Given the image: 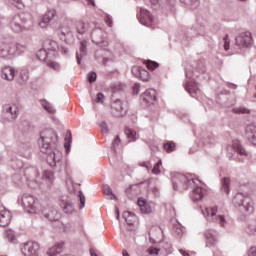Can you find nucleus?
Wrapping results in <instances>:
<instances>
[{
	"label": "nucleus",
	"instance_id": "obj_1",
	"mask_svg": "<svg viewBox=\"0 0 256 256\" xmlns=\"http://www.w3.org/2000/svg\"><path fill=\"white\" fill-rule=\"evenodd\" d=\"M22 203L24 206V209L28 213H43L44 217L46 219H49V221H58L60 215L57 210H55L53 207L43 206V204L39 203L35 197L31 195H25L22 197Z\"/></svg>",
	"mask_w": 256,
	"mask_h": 256
},
{
	"label": "nucleus",
	"instance_id": "obj_2",
	"mask_svg": "<svg viewBox=\"0 0 256 256\" xmlns=\"http://www.w3.org/2000/svg\"><path fill=\"white\" fill-rule=\"evenodd\" d=\"M199 179L193 177V175L185 176L183 174L174 173L172 176V185L174 191H187L189 187L197 185Z\"/></svg>",
	"mask_w": 256,
	"mask_h": 256
},
{
	"label": "nucleus",
	"instance_id": "obj_3",
	"mask_svg": "<svg viewBox=\"0 0 256 256\" xmlns=\"http://www.w3.org/2000/svg\"><path fill=\"white\" fill-rule=\"evenodd\" d=\"M38 144L40 145V151L42 153H47L51 147H55L57 144V134L51 129L43 130L40 132Z\"/></svg>",
	"mask_w": 256,
	"mask_h": 256
},
{
	"label": "nucleus",
	"instance_id": "obj_4",
	"mask_svg": "<svg viewBox=\"0 0 256 256\" xmlns=\"http://www.w3.org/2000/svg\"><path fill=\"white\" fill-rule=\"evenodd\" d=\"M202 214L211 223H218L221 227L225 225V217L223 215H217V207H207L202 210Z\"/></svg>",
	"mask_w": 256,
	"mask_h": 256
},
{
	"label": "nucleus",
	"instance_id": "obj_5",
	"mask_svg": "<svg viewBox=\"0 0 256 256\" xmlns=\"http://www.w3.org/2000/svg\"><path fill=\"white\" fill-rule=\"evenodd\" d=\"M21 253L24 256H38L39 255V243L28 241L20 245Z\"/></svg>",
	"mask_w": 256,
	"mask_h": 256
},
{
	"label": "nucleus",
	"instance_id": "obj_6",
	"mask_svg": "<svg viewBox=\"0 0 256 256\" xmlns=\"http://www.w3.org/2000/svg\"><path fill=\"white\" fill-rule=\"evenodd\" d=\"M0 53L2 57H11V55H17L19 53V46L16 43H4L0 46Z\"/></svg>",
	"mask_w": 256,
	"mask_h": 256
},
{
	"label": "nucleus",
	"instance_id": "obj_7",
	"mask_svg": "<svg viewBox=\"0 0 256 256\" xmlns=\"http://www.w3.org/2000/svg\"><path fill=\"white\" fill-rule=\"evenodd\" d=\"M253 44V37H251L250 32L241 33L236 37V45L238 47H251Z\"/></svg>",
	"mask_w": 256,
	"mask_h": 256
},
{
	"label": "nucleus",
	"instance_id": "obj_8",
	"mask_svg": "<svg viewBox=\"0 0 256 256\" xmlns=\"http://www.w3.org/2000/svg\"><path fill=\"white\" fill-rule=\"evenodd\" d=\"M138 19L139 22L146 27L153 26V16L151 15V12L147 11L146 9L140 8Z\"/></svg>",
	"mask_w": 256,
	"mask_h": 256
},
{
	"label": "nucleus",
	"instance_id": "obj_9",
	"mask_svg": "<svg viewBox=\"0 0 256 256\" xmlns=\"http://www.w3.org/2000/svg\"><path fill=\"white\" fill-rule=\"evenodd\" d=\"M55 17H57V11L55 9H50L48 10L43 16L41 21L39 22V27H41V29H47V27L49 26L50 21H52L53 19H55Z\"/></svg>",
	"mask_w": 256,
	"mask_h": 256
},
{
	"label": "nucleus",
	"instance_id": "obj_10",
	"mask_svg": "<svg viewBox=\"0 0 256 256\" xmlns=\"http://www.w3.org/2000/svg\"><path fill=\"white\" fill-rule=\"evenodd\" d=\"M131 71L134 77L141 79V81H149L150 79L149 72L141 66H134Z\"/></svg>",
	"mask_w": 256,
	"mask_h": 256
},
{
	"label": "nucleus",
	"instance_id": "obj_11",
	"mask_svg": "<svg viewBox=\"0 0 256 256\" xmlns=\"http://www.w3.org/2000/svg\"><path fill=\"white\" fill-rule=\"evenodd\" d=\"M46 161L49 163L50 167H55L57 162L61 161V152L54 149L52 152L48 153Z\"/></svg>",
	"mask_w": 256,
	"mask_h": 256
},
{
	"label": "nucleus",
	"instance_id": "obj_12",
	"mask_svg": "<svg viewBox=\"0 0 256 256\" xmlns=\"http://www.w3.org/2000/svg\"><path fill=\"white\" fill-rule=\"evenodd\" d=\"M248 200L249 199L245 198L243 194H237L233 199V203L234 205H238V207H241V205H243L246 208V211H250V213H253V206L249 204L245 205V202Z\"/></svg>",
	"mask_w": 256,
	"mask_h": 256
},
{
	"label": "nucleus",
	"instance_id": "obj_13",
	"mask_svg": "<svg viewBox=\"0 0 256 256\" xmlns=\"http://www.w3.org/2000/svg\"><path fill=\"white\" fill-rule=\"evenodd\" d=\"M11 223V212L5 208L0 209V227H7Z\"/></svg>",
	"mask_w": 256,
	"mask_h": 256
},
{
	"label": "nucleus",
	"instance_id": "obj_14",
	"mask_svg": "<svg viewBox=\"0 0 256 256\" xmlns=\"http://www.w3.org/2000/svg\"><path fill=\"white\" fill-rule=\"evenodd\" d=\"M112 113L116 117H123V114L126 113V111L123 109V102L121 100H116L112 103Z\"/></svg>",
	"mask_w": 256,
	"mask_h": 256
},
{
	"label": "nucleus",
	"instance_id": "obj_15",
	"mask_svg": "<svg viewBox=\"0 0 256 256\" xmlns=\"http://www.w3.org/2000/svg\"><path fill=\"white\" fill-rule=\"evenodd\" d=\"M1 77L6 81H13L15 79V68L11 66L4 67L1 72Z\"/></svg>",
	"mask_w": 256,
	"mask_h": 256
},
{
	"label": "nucleus",
	"instance_id": "obj_16",
	"mask_svg": "<svg viewBox=\"0 0 256 256\" xmlns=\"http://www.w3.org/2000/svg\"><path fill=\"white\" fill-rule=\"evenodd\" d=\"M142 98L146 103H153L157 101V91L155 89H148L143 93Z\"/></svg>",
	"mask_w": 256,
	"mask_h": 256
},
{
	"label": "nucleus",
	"instance_id": "obj_17",
	"mask_svg": "<svg viewBox=\"0 0 256 256\" xmlns=\"http://www.w3.org/2000/svg\"><path fill=\"white\" fill-rule=\"evenodd\" d=\"M232 149L238 153L241 157H249V152L244 149L243 145L239 142V140H234L232 142Z\"/></svg>",
	"mask_w": 256,
	"mask_h": 256
},
{
	"label": "nucleus",
	"instance_id": "obj_18",
	"mask_svg": "<svg viewBox=\"0 0 256 256\" xmlns=\"http://www.w3.org/2000/svg\"><path fill=\"white\" fill-rule=\"evenodd\" d=\"M43 49L48 53V51H59V44L55 40L47 39L43 43Z\"/></svg>",
	"mask_w": 256,
	"mask_h": 256
},
{
	"label": "nucleus",
	"instance_id": "obj_19",
	"mask_svg": "<svg viewBox=\"0 0 256 256\" xmlns=\"http://www.w3.org/2000/svg\"><path fill=\"white\" fill-rule=\"evenodd\" d=\"M198 183H200L199 180L193 186H189V188L193 189V200L194 201H200V199H203V188L197 186Z\"/></svg>",
	"mask_w": 256,
	"mask_h": 256
},
{
	"label": "nucleus",
	"instance_id": "obj_20",
	"mask_svg": "<svg viewBox=\"0 0 256 256\" xmlns=\"http://www.w3.org/2000/svg\"><path fill=\"white\" fill-rule=\"evenodd\" d=\"M60 207L63 209L64 213H73V204L67 197L60 200Z\"/></svg>",
	"mask_w": 256,
	"mask_h": 256
},
{
	"label": "nucleus",
	"instance_id": "obj_21",
	"mask_svg": "<svg viewBox=\"0 0 256 256\" xmlns=\"http://www.w3.org/2000/svg\"><path fill=\"white\" fill-rule=\"evenodd\" d=\"M64 245H65V243H63V242L55 244L47 251V255L57 256V255H59V253H63Z\"/></svg>",
	"mask_w": 256,
	"mask_h": 256
},
{
	"label": "nucleus",
	"instance_id": "obj_22",
	"mask_svg": "<svg viewBox=\"0 0 256 256\" xmlns=\"http://www.w3.org/2000/svg\"><path fill=\"white\" fill-rule=\"evenodd\" d=\"M247 137L253 145H256V126L250 125L246 128Z\"/></svg>",
	"mask_w": 256,
	"mask_h": 256
},
{
	"label": "nucleus",
	"instance_id": "obj_23",
	"mask_svg": "<svg viewBox=\"0 0 256 256\" xmlns=\"http://www.w3.org/2000/svg\"><path fill=\"white\" fill-rule=\"evenodd\" d=\"M150 241H157L159 239V235H161V228L154 226L148 232Z\"/></svg>",
	"mask_w": 256,
	"mask_h": 256
},
{
	"label": "nucleus",
	"instance_id": "obj_24",
	"mask_svg": "<svg viewBox=\"0 0 256 256\" xmlns=\"http://www.w3.org/2000/svg\"><path fill=\"white\" fill-rule=\"evenodd\" d=\"M27 81H29V71L22 69L18 75V83L23 84L27 83Z\"/></svg>",
	"mask_w": 256,
	"mask_h": 256
},
{
	"label": "nucleus",
	"instance_id": "obj_25",
	"mask_svg": "<svg viewBox=\"0 0 256 256\" xmlns=\"http://www.w3.org/2000/svg\"><path fill=\"white\" fill-rule=\"evenodd\" d=\"M138 206L140 207L142 213H151V208L149 205H147V201H145L143 198L138 199Z\"/></svg>",
	"mask_w": 256,
	"mask_h": 256
},
{
	"label": "nucleus",
	"instance_id": "obj_26",
	"mask_svg": "<svg viewBox=\"0 0 256 256\" xmlns=\"http://www.w3.org/2000/svg\"><path fill=\"white\" fill-rule=\"evenodd\" d=\"M123 218L125 219L128 225H133V223L135 222V219H137V216H135V214L131 212H124Z\"/></svg>",
	"mask_w": 256,
	"mask_h": 256
},
{
	"label": "nucleus",
	"instance_id": "obj_27",
	"mask_svg": "<svg viewBox=\"0 0 256 256\" xmlns=\"http://www.w3.org/2000/svg\"><path fill=\"white\" fill-rule=\"evenodd\" d=\"M101 35H103L101 30H94L91 34L93 43H101Z\"/></svg>",
	"mask_w": 256,
	"mask_h": 256
},
{
	"label": "nucleus",
	"instance_id": "obj_28",
	"mask_svg": "<svg viewBox=\"0 0 256 256\" xmlns=\"http://www.w3.org/2000/svg\"><path fill=\"white\" fill-rule=\"evenodd\" d=\"M5 111L12 115V119H15V117H17V113H19V108H17V105L6 106Z\"/></svg>",
	"mask_w": 256,
	"mask_h": 256
},
{
	"label": "nucleus",
	"instance_id": "obj_29",
	"mask_svg": "<svg viewBox=\"0 0 256 256\" xmlns=\"http://www.w3.org/2000/svg\"><path fill=\"white\" fill-rule=\"evenodd\" d=\"M75 27H76L77 33H79L80 35H83V33L87 31V27L85 26V22L83 21H77L75 24Z\"/></svg>",
	"mask_w": 256,
	"mask_h": 256
},
{
	"label": "nucleus",
	"instance_id": "obj_30",
	"mask_svg": "<svg viewBox=\"0 0 256 256\" xmlns=\"http://www.w3.org/2000/svg\"><path fill=\"white\" fill-rule=\"evenodd\" d=\"M124 133L131 141H135V139H137V132L131 128H125Z\"/></svg>",
	"mask_w": 256,
	"mask_h": 256
},
{
	"label": "nucleus",
	"instance_id": "obj_31",
	"mask_svg": "<svg viewBox=\"0 0 256 256\" xmlns=\"http://www.w3.org/2000/svg\"><path fill=\"white\" fill-rule=\"evenodd\" d=\"M143 63L147 67V69H149L150 71H155V69L159 67V63L155 61L145 60Z\"/></svg>",
	"mask_w": 256,
	"mask_h": 256
},
{
	"label": "nucleus",
	"instance_id": "obj_32",
	"mask_svg": "<svg viewBox=\"0 0 256 256\" xmlns=\"http://www.w3.org/2000/svg\"><path fill=\"white\" fill-rule=\"evenodd\" d=\"M41 105L47 113H55V108H53L47 100H41Z\"/></svg>",
	"mask_w": 256,
	"mask_h": 256
},
{
	"label": "nucleus",
	"instance_id": "obj_33",
	"mask_svg": "<svg viewBox=\"0 0 256 256\" xmlns=\"http://www.w3.org/2000/svg\"><path fill=\"white\" fill-rule=\"evenodd\" d=\"M49 56V52H47L44 48L38 51L37 57L40 59V61H46L47 62V57Z\"/></svg>",
	"mask_w": 256,
	"mask_h": 256
},
{
	"label": "nucleus",
	"instance_id": "obj_34",
	"mask_svg": "<svg viewBox=\"0 0 256 256\" xmlns=\"http://www.w3.org/2000/svg\"><path fill=\"white\" fill-rule=\"evenodd\" d=\"M5 237L10 241V243H15V232L13 230H6L5 231Z\"/></svg>",
	"mask_w": 256,
	"mask_h": 256
},
{
	"label": "nucleus",
	"instance_id": "obj_35",
	"mask_svg": "<svg viewBox=\"0 0 256 256\" xmlns=\"http://www.w3.org/2000/svg\"><path fill=\"white\" fill-rule=\"evenodd\" d=\"M231 181L229 180V178H223L222 179V189L224 191V193L229 194V183Z\"/></svg>",
	"mask_w": 256,
	"mask_h": 256
},
{
	"label": "nucleus",
	"instance_id": "obj_36",
	"mask_svg": "<svg viewBox=\"0 0 256 256\" xmlns=\"http://www.w3.org/2000/svg\"><path fill=\"white\" fill-rule=\"evenodd\" d=\"M161 165H163V162L159 160L157 164L153 167L152 173L154 175H159V173H161Z\"/></svg>",
	"mask_w": 256,
	"mask_h": 256
},
{
	"label": "nucleus",
	"instance_id": "obj_37",
	"mask_svg": "<svg viewBox=\"0 0 256 256\" xmlns=\"http://www.w3.org/2000/svg\"><path fill=\"white\" fill-rule=\"evenodd\" d=\"M164 149L167 153H171V151H175V143H173V142L165 143Z\"/></svg>",
	"mask_w": 256,
	"mask_h": 256
},
{
	"label": "nucleus",
	"instance_id": "obj_38",
	"mask_svg": "<svg viewBox=\"0 0 256 256\" xmlns=\"http://www.w3.org/2000/svg\"><path fill=\"white\" fill-rule=\"evenodd\" d=\"M103 193H104V195L110 196V199H115V194H113V191L111 190V187L104 186L103 187Z\"/></svg>",
	"mask_w": 256,
	"mask_h": 256
},
{
	"label": "nucleus",
	"instance_id": "obj_39",
	"mask_svg": "<svg viewBox=\"0 0 256 256\" xmlns=\"http://www.w3.org/2000/svg\"><path fill=\"white\" fill-rule=\"evenodd\" d=\"M47 65L48 67H50V69H53L54 71H59V69H61V66L59 65V63L55 61H48Z\"/></svg>",
	"mask_w": 256,
	"mask_h": 256
},
{
	"label": "nucleus",
	"instance_id": "obj_40",
	"mask_svg": "<svg viewBox=\"0 0 256 256\" xmlns=\"http://www.w3.org/2000/svg\"><path fill=\"white\" fill-rule=\"evenodd\" d=\"M248 229L250 231V233L253 235L254 233H256V220H252L249 225H248Z\"/></svg>",
	"mask_w": 256,
	"mask_h": 256
},
{
	"label": "nucleus",
	"instance_id": "obj_41",
	"mask_svg": "<svg viewBox=\"0 0 256 256\" xmlns=\"http://www.w3.org/2000/svg\"><path fill=\"white\" fill-rule=\"evenodd\" d=\"M146 252L148 253V255H159V249L155 247L147 248Z\"/></svg>",
	"mask_w": 256,
	"mask_h": 256
},
{
	"label": "nucleus",
	"instance_id": "obj_42",
	"mask_svg": "<svg viewBox=\"0 0 256 256\" xmlns=\"http://www.w3.org/2000/svg\"><path fill=\"white\" fill-rule=\"evenodd\" d=\"M88 81L89 83H95V81H97V74L95 72H90L88 74Z\"/></svg>",
	"mask_w": 256,
	"mask_h": 256
},
{
	"label": "nucleus",
	"instance_id": "obj_43",
	"mask_svg": "<svg viewBox=\"0 0 256 256\" xmlns=\"http://www.w3.org/2000/svg\"><path fill=\"white\" fill-rule=\"evenodd\" d=\"M104 21H105L106 25H108L109 27H113V18H111V16H109V14L105 15Z\"/></svg>",
	"mask_w": 256,
	"mask_h": 256
},
{
	"label": "nucleus",
	"instance_id": "obj_44",
	"mask_svg": "<svg viewBox=\"0 0 256 256\" xmlns=\"http://www.w3.org/2000/svg\"><path fill=\"white\" fill-rule=\"evenodd\" d=\"M80 45H81L80 51H81L82 55H85V53L87 52V42L82 41Z\"/></svg>",
	"mask_w": 256,
	"mask_h": 256
},
{
	"label": "nucleus",
	"instance_id": "obj_45",
	"mask_svg": "<svg viewBox=\"0 0 256 256\" xmlns=\"http://www.w3.org/2000/svg\"><path fill=\"white\" fill-rule=\"evenodd\" d=\"M79 199H80V209H83L85 207V195H83V192H79Z\"/></svg>",
	"mask_w": 256,
	"mask_h": 256
},
{
	"label": "nucleus",
	"instance_id": "obj_46",
	"mask_svg": "<svg viewBox=\"0 0 256 256\" xmlns=\"http://www.w3.org/2000/svg\"><path fill=\"white\" fill-rule=\"evenodd\" d=\"M247 255L248 256H256V247L255 246L250 247V249L247 252Z\"/></svg>",
	"mask_w": 256,
	"mask_h": 256
},
{
	"label": "nucleus",
	"instance_id": "obj_47",
	"mask_svg": "<svg viewBox=\"0 0 256 256\" xmlns=\"http://www.w3.org/2000/svg\"><path fill=\"white\" fill-rule=\"evenodd\" d=\"M103 99H105V95H103V93H98L97 94V103H103Z\"/></svg>",
	"mask_w": 256,
	"mask_h": 256
},
{
	"label": "nucleus",
	"instance_id": "obj_48",
	"mask_svg": "<svg viewBox=\"0 0 256 256\" xmlns=\"http://www.w3.org/2000/svg\"><path fill=\"white\" fill-rule=\"evenodd\" d=\"M227 37H228L227 35L224 37V49H225V51H229V40H228Z\"/></svg>",
	"mask_w": 256,
	"mask_h": 256
},
{
	"label": "nucleus",
	"instance_id": "obj_49",
	"mask_svg": "<svg viewBox=\"0 0 256 256\" xmlns=\"http://www.w3.org/2000/svg\"><path fill=\"white\" fill-rule=\"evenodd\" d=\"M234 113H249V110L247 108H237L234 109Z\"/></svg>",
	"mask_w": 256,
	"mask_h": 256
},
{
	"label": "nucleus",
	"instance_id": "obj_50",
	"mask_svg": "<svg viewBox=\"0 0 256 256\" xmlns=\"http://www.w3.org/2000/svg\"><path fill=\"white\" fill-rule=\"evenodd\" d=\"M121 143V138L119 136H116L114 142H113V147H117Z\"/></svg>",
	"mask_w": 256,
	"mask_h": 256
},
{
	"label": "nucleus",
	"instance_id": "obj_51",
	"mask_svg": "<svg viewBox=\"0 0 256 256\" xmlns=\"http://www.w3.org/2000/svg\"><path fill=\"white\" fill-rule=\"evenodd\" d=\"M44 176L47 179H52L53 178V172L46 171V172H44Z\"/></svg>",
	"mask_w": 256,
	"mask_h": 256
},
{
	"label": "nucleus",
	"instance_id": "obj_52",
	"mask_svg": "<svg viewBox=\"0 0 256 256\" xmlns=\"http://www.w3.org/2000/svg\"><path fill=\"white\" fill-rule=\"evenodd\" d=\"M101 129H102V133H107V124L106 123H102L101 124Z\"/></svg>",
	"mask_w": 256,
	"mask_h": 256
},
{
	"label": "nucleus",
	"instance_id": "obj_53",
	"mask_svg": "<svg viewBox=\"0 0 256 256\" xmlns=\"http://www.w3.org/2000/svg\"><path fill=\"white\" fill-rule=\"evenodd\" d=\"M179 253H181L182 256H189V252H187V251H185L183 249H180Z\"/></svg>",
	"mask_w": 256,
	"mask_h": 256
},
{
	"label": "nucleus",
	"instance_id": "obj_54",
	"mask_svg": "<svg viewBox=\"0 0 256 256\" xmlns=\"http://www.w3.org/2000/svg\"><path fill=\"white\" fill-rule=\"evenodd\" d=\"M197 91H199L198 88L194 89V91L191 88L188 89V92L190 93V95H193V93H197Z\"/></svg>",
	"mask_w": 256,
	"mask_h": 256
},
{
	"label": "nucleus",
	"instance_id": "obj_55",
	"mask_svg": "<svg viewBox=\"0 0 256 256\" xmlns=\"http://www.w3.org/2000/svg\"><path fill=\"white\" fill-rule=\"evenodd\" d=\"M134 93H136V95L139 93V85L137 84L134 86Z\"/></svg>",
	"mask_w": 256,
	"mask_h": 256
},
{
	"label": "nucleus",
	"instance_id": "obj_56",
	"mask_svg": "<svg viewBox=\"0 0 256 256\" xmlns=\"http://www.w3.org/2000/svg\"><path fill=\"white\" fill-rule=\"evenodd\" d=\"M76 57H77V62H78V64L81 65V56H79V54H77Z\"/></svg>",
	"mask_w": 256,
	"mask_h": 256
},
{
	"label": "nucleus",
	"instance_id": "obj_57",
	"mask_svg": "<svg viewBox=\"0 0 256 256\" xmlns=\"http://www.w3.org/2000/svg\"><path fill=\"white\" fill-rule=\"evenodd\" d=\"M122 255H123V256H129V252H127V250H123V251H122Z\"/></svg>",
	"mask_w": 256,
	"mask_h": 256
},
{
	"label": "nucleus",
	"instance_id": "obj_58",
	"mask_svg": "<svg viewBox=\"0 0 256 256\" xmlns=\"http://www.w3.org/2000/svg\"><path fill=\"white\" fill-rule=\"evenodd\" d=\"M159 0H150V2L152 3V5H157Z\"/></svg>",
	"mask_w": 256,
	"mask_h": 256
},
{
	"label": "nucleus",
	"instance_id": "obj_59",
	"mask_svg": "<svg viewBox=\"0 0 256 256\" xmlns=\"http://www.w3.org/2000/svg\"><path fill=\"white\" fill-rule=\"evenodd\" d=\"M61 52H62V53H67V48L62 47V48H61Z\"/></svg>",
	"mask_w": 256,
	"mask_h": 256
},
{
	"label": "nucleus",
	"instance_id": "obj_60",
	"mask_svg": "<svg viewBox=\"0 0 256 256\" xmlns=\"http://www.w3.org/2000/svg\"><path fill=\"white\" fill-rule=\"evenodd\" d=\"M16 3H17L16 7H20L19 5H21V1L20 0H16Z\"/></svg>",
	"mask_w": 256,
	"mask_h": 256
},
{
	"label": "nucleus",
	"instance_id": "obj_61",
	"mask_svg": "<svg viewBox=\"0 0 256 256\" xmlns=\"http://www.w3.org/2000/svg\"><path fill=\"white\" fill-rule=\"evenodd\" d=\"M88 1V3H93V0H87Z\"/></svg>",
	"mask_w": 256,
	"mask_h": 256
},
{
	"label": "nucleus",
	"instance_id": "obj_62",
	"mask_svg": "<svg viewBox=\"0 0 256 256\" xmlns=\"http://www.w3.org/2000/svg\"><path fill=\"white\" fill-rule=\"evenodd\" d=\"M156 115H159V112H156Z\"/></svg>",
	"mask_w": 256,
	"mask_h": 256
}]
</instances>
